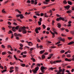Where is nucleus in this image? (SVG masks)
Here are the masks:
<instances>
[{"label": "nucleus", "mask_w": 74, "mask_h": 74, "mask_svg": "<svg viewBox=\"0 0 74 74\" xmlns=\"http://www.w3.org/2000/svg\"><path fill=\"white\" fill-rule=\"evenodd\" d=\"M70 5H68L66 6H64V8H66V9H67V10H69V8H70Z\"/></svg>", "instance_id": "f257e3e1"}, {"label": "nucleus", "mask_w": 74, "mask_h": 74, "mask_svg": "<svg viewBox=\"0 0 74 74\" xmlns=\"http://www.w3.org/2000/svg\"><path fill=\"white\" fill-rule=\"evenodd\" d=\"M22 33L23 34H26L27 33V31L25 30H23L22 31Z\"/></svg>", "instance_id": "f03ea898"}, {"label": "nucleus", "mask_w": 74, "mask_h": 74, "mask_svg": "<svg viewBox=\"0 0 74 74\" xmlns=\"http://www.w3.org/2000/svg\"><path fill=\"white\" fill-rule=\"evenodd\" d=\"M21 30H26V27L25 26H23V27H21Z\"/></svg>", "instance_id": "7ed1b4c3"}, {"label": "nucleus", "mask_w": 74, "mask_h": 74, "mask_svg": "<svg viewBox=\"0 0 74 74\" xmlns=\"http://www.w3.org/2000/svg\"><path fill=\"white\" fill-rule=\"evenodd\" d=\"M40 70H41V72L42 73H45V70L43 69L41 67L40 68Z\"/></svg>", "instance_id": "20e7f679"}, {"label": "nucleus", "mask_w": 74, "mask_h": 74, "mask_svg": "<svg viewBox=\"0 0 74 74\" xmlns=\"http://www.w3.org/2000/svg\"><path fill=\"white\" fill-rule=\"evenodd\" d=\"M47 13H45L44 15V18H48V16L47 15Z\"/></svg>", "instance_id": "39448f33"}, {"label": "nucleus", "mask_w": 74, "mask_h": 74, "mask_svg": "<svg viewBox=\"0 0 74 74\" xmlns=\"http://www.w3.org/2000/svg\"><path fill=\"white\" fill-rule=\"evenodd\" d=\"M35 31L37 34H38L39 33L38 31V27L36 28V29H35Z\"/></svg>", "instance_id": "423d86ee"}, {"label": "nucleus", "mask_w": 74, "mask_h": 74, "mask_svg": "<svg viewBox=\"0 0 74 74\" xmlns=\"http://www.w3.org/2000/svg\"><path fill=\"white\" fill-rule=\"evenodd\" d=\"M58 25V28H60L61 27V24L60 23H58L57 24Z\"/></svg>", "instance_id": "0eeeda50"}, {"label": "nucleus", "mask_w": 74, "mask_h": 74, "mask_svg": "<svg viewBox=\"0 0 74 74\" xmlns=\"http://www.w3.org/2000/svg\"><path fill=\"white\" fill-rule=\"evenodd\" d=\"M65 61H67L68 62H71V60L70 59H69L67 58H66L65 59Z\"/></svg>", "instance_id": "6e6552de"}, {"label": "nucleus", "mask_w": 74, "mask_h": 74, "mask_svg": "<svg viewBox=\"0 0 74 74\" xmlns=\"http://www.w3.org/2000/svg\"><path fill=\"white\" fill-rule=\"evenodd\" d=\"M67 2L68 3V4H69V5H72V2L71 1H67Z\"/></svg>", "instance_id": "1a4fd4ad"}, {"label": "nucleus", "mask_w": 74, "mask_h": 74, "mask_svg": "<svg viewBox=\"0 0 74 74\" xmlns=\"http://www.w3.org/2000/svg\"><path fill=\"white\" fill-rule=\"evenodd\" d=\"M32 72H33L34 74H36L37 73V71L36 69L33 70V69L32 70Z\"/></svg>", "instance_id": "9d476101"}, {"label": "nucleus", "mask_w": 74, "mask_h": 74, "mask_svg": "<svg viewBox=\"0 0 74 74\" xmlns=\"http://www.w3.org/2000/svg\"><path fill=\"white\" fill-rule=\"evenodd\" d=\"M56 21H61V17H60L59 18H57L56 19Z\"/></svg>", "instance_id": "9b49d317"}, {"label": "nucleus", "mask_w": 74, "mask_h": 74, "mask_svg": "<svg viewBox=\"0 0 74 74\" xmlns=\"http://www.w3.org/2000/svg\"><path fill=\"white\" fill-rule=\"evenodd\" d=\"M74 42L72 41L68 43V45H71V44H74Z\"/></svg>", "instance_id": "f8f14e48"}, {"label": "nucleus", "mask_w": 74, "mask_h": 74, "mask_svg": "<svg viewBox=\"0 0 74 74\" xmlns=\"http://www.w3.org/2000/svg\"><path fill=\"white\" fill-rule=\"evenodd\" d=\"M39 69V67L38 66H37L35 67V70H36L37 71L38 70V69Z\"/></svg>", "instance_id": "ddd939ff"}, {"label": "nucleus", "mask_w": 74, "mask_h": 74, "mask_svg": "<svg viewBox=\"0 0 74 74\" xmlns=\"http://www.w3.org/2000/svg\"><path fill=\"white\" fill-rule=\"evenodd\" d=\"M20 15H21V16H20V19H23V18H24V16H23V14H20Z\"/></svg>", "instance_id": "4468645a"}, {"label": "nucleus", "mask_w": 74, "mask_h": 74, "mask_svg": "<svg viewBox=\"0 0 74 74\" xmlns=\"http://www.w3.org/2000/svg\"><path fill=\"white\" fill-rule=\"evenodd\" d=\"M20 26H16L15 27V29H16V30H18V29H18V27H20Z\"/></svg>", "instance_id": "2eb2a0df"}, {"label": "nucleus", "mask_w": 74, "mask_h": 74, "mask_svg": "<svg viewBox=\"0 0 74 74\" xmlns=\"http://www.w3.org/2000/svg\"><path fill=\"white\" fill-rule=\"evenodd\" d=\"M41 67L44 70L45 69V70H47V67H44V66H41Z\"/></svg>", "instance_id": "dca6fc26"}, {"label": "nucleus", "mask_w": 74, "mask_h": 74, "mask_svg": "<svg viewBox=\"0 0 74 74\" xmlns=\"http://www.w3.org/2000/svg\"><path fill=\"white\" fill-rule=\"evenodd\" d=\"M7 53L5 52H3L2 53V55H6Z\"/></svg>", "instance_id": "f3484780"}, {"label": "nucleus", "mask_w": 74, "mask_h": 74, "mask_svg": "<svg viewBox=\"0 0 74 74\" xmlns=\"http://www.w3.org/2000/svg\"><path fill=\"white\" fill-rule=\"evenodd\" d=\"M31 4H34V0H32L31 1Z\"/></svg>", "instance_id": "a211bd4d"}, {"label": "nucleus", "mask_w": 74, "mask_h": 74, "mask_svg": "<svg viewBox=\"0 0 74 74\" xmlns=\"http://www.w3.org/2000/svg\"><path fill=\"white\" fill-rule=\"evenodd\" d=\"M6 71H7V69H4L2 71L1 73H3L6 72Z\"/></svg>", "instance_id": "6ab92c4d"}, {"label": "nucleus", "mask_w": 74, "mask_h": 74, "mask_svg": "<svg viewBox=\"0 0 74 74\" xmlns=\"http://www.w3.org/2000/svg\"><path fill=\"white\" fill-rule=\"evenodd\" d=\"M56 62H57V63H60V62H62V60H56Z\"/></svg>", "instance_id": "aec40b11"}, {"label": "nucleus", "mask_w": 74, "mask_h": 74, "mask_svg": "<svg viewBox=\"0 0 74 74\" xmlns=\"http://www.w3.org/2000/svg\"><path fill=\"white\" fill-rule=\"evenodd\" d=\"M52 34V38H54L55 37V33L54 32H53Z\"/></svg>", "instance_id": "412c9836"}, {"label": "nucleus", "mask_w": 74, "mask_h": 74, "mask_svg": "<svg viewBox=\"0 0 74 74\" xmlns=\"http://www.w3.org/2000/svg\"><path fill=\"white\" fill-rule=\"evenodd\" d=\"M63 3L65 4H66L67 3V1H66V0H64L63 1Z\"/></svg>", "instance_id": "4be33fe9"}, {"label": "nucleus", "mask_w": 74, "mask_h": 74, "mask_svg": "<svg viewBox=\"0 0 74 74\" xmlns=\"http://www.w3.org/2000/svg\"><path fill=\"white\" fill-rule=\"evenodd\" d=\"M42 27L43 29H45V27H46V26L44 24H43L42 25Z\"/></svg>", "instance_id": "5701e85b"}, {"label": "nucleus", "mask_w": 74, "mask_h": 74, "mask_svg": "<svg viewBox=\"0 0 74 74\" xmlns=\"http://www.w3.org/2000/svg\"><path fill=\"white\" fill-rule=\"evenodd\" d=\"M55 21H54V20L52 21V25L53 26L54 25V23H55Z\"/></svg>", "instance_id": "b1692460"}, {"label": "nucleus", "mask_w": 74, "mask_h": 74, "mask_svg": "<svg viewBox=\"0 0 74 74\" xmlns=\"http://www.w3.org/2000/svg\"><path fill=\"white\" fill-rule=\"evenodd\" d=\"M42 59H45V55H43L42 56Z\"/></svg>", "instance_id": "393cba45"}, {"label": "nucleus", "mask_w": 74, "mask_h": 74, "mask_svg": "<svg viewBox=\"0 0 74 74\" xmlns=\"http://www.w3.org/2000/svg\"><path fill=\"white\" fill-rule=\"evenodd\" d=\"M8 34H12V32L11 30H10L9 32H8Z\"/></svg>", "instance_id": "a878e982"}, {"label": "nucleus", "mask_w": 74, "mask_h": 74, "mask_svg": "<svg viewBox=\"0 0 74 74\" xmlns=\"http://www.w3.org/2000/svg\"><path fill=\"white\" fill-rule=\"evenodd\" d=\"M62 20L63 21H64L65 20L64 18L63 17H61V20Z\"/></svg>", "instance_id": "bb28decb"}, {"label": "nucleus", "mask_w": 74, "mask_h": 74, "mask_svg": "<svg viewBox=\"0 0 74 74\" xmlns=\"http://www.w3.org/2000/svg\"><path fill=\"white\" fill-rule=\"evenodd\" d=\"M16 20L18 21H19V22H22V21H21V20L20 19L17 18Z\"/></svg>", "instance_id": "cd10ccee"}, {"label": "nucleus", "mask_w": 74, "mask_h": 74, "mask_svg": "<svg viewBox=\"0 0 74 74\" xmlns=\"http://www.w3.org/2000/svg\"><path fill=\"white\" fill-rule=\"evenodd\" d=\"M60 41H59L57 42V43H55V45H58V44H60Z\"/></svg>", "instance_id": "c85d7f7f"}, {"label": "nucleus", "mask_w": 74, "mask_h": 74, "mask_svg": "<svg viewBox=\"0 0 74 74\" xmlns=\"http://www.w3.org/2000/svg\"><path fill=\"white\" fill-rule=\"evenodd\" d=\"M25 65H26L25 64H21V66H22V67H25Z\"/></svg>", "instance_id": "c756f323"}, {"label": "nucleus", "mask_w": 74, "mask_h": 74, "mask_svg": "<svg viewBox=\"0 0 74 74\" xmlns=\"http://www.w3.org/2000/svg\"><path fill=\"white\" fill-rule=\"evenodd\" d=\"M64 71H65V69H63L62 71V73H64Z\"/></svg>", "instance_id": "7c9ffc66"}, {"label": "nucleus", "mask_w": 74, "mask_h": 74, "mask_svg": "<svg viewBox=\"0 0 74 74\" xmlns=\"http://www.w3.org/2000/svg\"><path fill=\"white\" fill-rule=\"evenodd\" d=\"M66 56L68 58H70V57H71V55L70 54H67L66 55Z\"/></svg>", "instance_id": "2f4dec72"}, {"label": "nucleus", "mask_w": 74, "mask_h": 74, "mask_svg": "<svg viewBox=\"0 0 74 74\" xmlns=\"http://www.w3.org/2000/svg\"><path fill=\"white\" fill-rule=\"evenodd\" d=\"M38 25H39V26H40V25H41V22L38 21Z\"/></svg>", "instance_id": "473e14b6"}, {"label": "nucleus", "mask_w": 74, "mask_h": 74, "mask_svg": "<svg viewBox=\"0 0 74 74\" xmlns=\"http://www.w3.org/2000/svg\"><path fill=\"white\" fill-rule=\"evenodd\" d=\"M14 67H11L10 68V70H12L14 69Z\"/></svg>", "instance_id": "72a5a7b5"}, {"label": "nucleus", "mask_w": 74, "mask_h": 74, "mask_svg": "<svg viewBox=\"0 0 74 74\" xmlns=\"http://www.w3.org/2000/svg\"><path fill=\"white\" fill-rule=\"evenodd\" d=\"M21 15H22L20 14H17L16 15V17H17V18H18V17H20V16H21Z\"/></svg>", "instance_id": "f704fd0d"}, {"label": "nucleus", "mask_w": 74, "mask_h": 74, "mask_svg": "<svg viewBox=\"0 0 74 74\" xmlns=\"http://www.w3.org/2000/svg\"><path fill=\"white\" fill-rule=\"evenodd\" d=\"M4 10H5V9H3V10H2V12H3V13H5V12H6L5 11H4Z\"/></svg>", "instance_id": "c9c22d12"}, {"label": "nucleus", "mask_w": 74, "mask_h": 74, "mask_svg": "<svg viewBox=\"0 0 74 74\" xmlns=\"http://www.w3.org/2000/svg\"><path fill=\"white\" fill-rule=\"evenodd\" d=\"M65 41V39L64 38H62L61 39V41H62L63 42H64Z\"/></svg>", "instance_id": "e433bc0d"}, {"label": "nucleus", "mask_w": 74, "mask_h": 74, "mask_svg": "<svg viewBox=\"0 0 74 74\" xmlns=\"http://www.w3.org/2000/svg\"><path fill=\"white\" fill-rule=\"evenodd\" d=\"M52 70V71H53V68L52 67H51L50 68H49L48 69V70Z\"/></svg>", "instance_id": "4c0bfd02"}, {"label": "nucleus", "mask_w": 74, "mask_h": 74, "mask_svg": "<svg viewBox=\"0 0 74 74\" xmlns=\"http://www.w3.org/2000/svg\"><path fill=\"white\" fill-rule=\"evenodd\" d=\"M33 17L34 19H37V17L35 15L33 16Z\"/></svg>", "instance_id": "58836bf2"}, {"label": "nucleus", "mask_w": 74, "mask_h": 74, "mask_svg": "<svg viewBox=\"0 0 74 74\" xmlns=\"http://www.w3.org/2000/svg\"><path fill=\"white\" fill-rule=\"evenodd\" d=\"M18 34H16V33H14V36H16V37H17V36H18Z\"/></svg>", "instance_id": "ea45409f"}, {"label": "nucleus", "mask_w": 74, "mask_h": 74, "mask_svg": "<svg viewBox=\"0 0 74 74\" xmlns=\"http://www.w3.org/2000/svg\"><path fill=\"white\" fill-rule=\"evenodd\" d=\"M71 33L73 35H74V31H71Z\"/></svg>", "instance_id": "a19ab883"}, {"label": "nucleus", "mask_w": 74, "mask_h": 74, "mask_svg": "<svg viewBox=\"0 0 74 74\" xmlns=\"http://www.w3.org/2000/svg\"><path fill=\"white\" fill-rule=\"evenodd\" d=\"M44 15V13H40V16H42Z\"/></svg>", "instance_id": "79ce46f5"}, {"label": "nucleus", "mask_w": 74, "mask_h": 74, "mask_svg": "<svg viewBox=\"0 0 74 74\" xmlns=\"http://www.w3.org/2000/svg\"><path fill=\"white\" fill-rule=\"evenodd\" d=\"M8 48H9V47L10 48H12V47L10 45H8Z\"/></svg>", "instance_id": "37998d69"}, {"label": "nucleus", "mask_w": 74, "mask_h": 74, "mask_svg": "<svg viewBox=\"0 0 74 74\" xmlns=\"http://www.w3.org/2000/svg\"><path fill=\"white\" fill-rule=\"evenodd\" d=\"M57 63V62H56V61H54L53 62V64H56V63Z\"/></svg>", "instance_id": "c03bdc74"}, {"label": "nucleus", "mask_w": 74, "mask_h": 74, "mask_svg": "<svg viewBox=\"0 0 74 74\" xmlns=\"http://www.w3.org/2000/svg\"><path fill=\"white\" fill-rule=\"evenodd\" d=\"M1 47L2 48H5V47L3 45H1Z\"/></svg>", "instance_id": "a18cd8bd"}, {"label": "nucleus", "mask_w": 74, "mask_h": 74, "mask_svg": "<svg viewBox=\"0 0 74 74\" xmlns=\"http://www.w3.org/2000/svg\"><path fill=\"white\" fill-rule=\"evenodd\" d=\"M62 38V37H61L58 38V39H59V41H61Z\"/></svg>", "instance_id": "49530a36"}, {"label": "nucleus", "mask_w": 74, "mask_h": 74, "mask_svg": "<svg viewBox=\"0 0 74 74\" xmlns=\"http://www.w3.org/2000/svg\"><path fill=\"white\" fill-rule=\"evenodd\" d=\"M61 36H62L63 37H65V36H66V35H64V34H62Z\"/></svg>", "instance_id": "de8ad7c7"}, {"label": "nucleus", "mask_w": 74, "mask_h": 74, "mask_svg": "<svg viewBox=\"0 0 74 74\" xmlns=\"http://www.w3.org/2000/svg\"><path fill=\"white\" fill-rule=\"evenodd\" d=\"M18 60H19V61H20V62H23V61L22 60H21L19 58H18L17 59Z\"/></svg>", "instance_id": "09e8293b"}, {"label": "nucleus", "mask_w": 74, "mask_h": 74, "mask_svg": "<svg viewBox=\"0 0 74 74\" xmlns=\"http://www.w3.org/2000/svg\"><path fill=\"white\" fill-rule=\"evenodd\" d=\"M43 52V51H42V50L41 51H40L39 53H40V54H42V53H44V52Z\"/></svg>", "instance_id": "8fccbe9b"}, {"label": "nucleus", "mask_w": 74, "mask_h": 74, "mask_svg": "<svg viewBox=\"0 0 74 74\" xmlns=\"http://www.w3.org/2000/svg\"><path fill=\"white\" fill-rule=\"evenodd\" d=\"M37 41H38V42H41V40L39 39H37Z\"/></svg>", "instance_id": "3c124183"}, {"label": "nucleus", "mask_w": 74, "mask_h": 74, "mask_svg": "<svg viewBox=\"0 0 74 74\" xmlns=\"http://www.w3.org/2000/svg\"><path fill=\"white\" fill-rule=\"evenodd\" d=\"M43 3H44V4H48V3H47V2L45 1V2H43Z\"/></svg>", "instance_id": "603ef678"}, {"label": "nucleus", "mask_w": 74, "mask_h": 74, "mask_svg": "<svg viewBox=\"0 0 74 74\" xmlns=\"http://www.w3.org/2000/svg\"><path fill=\"white\" fill-rule=\"evenodd\" d=\"M19 45L21 47H23V45L22 44H20Z\"/></svg>", "instance_id": "864d4df0"}, {"label": "nucleus", "mask_w": 74, "mask_h": 74, "mask_svg": "<svg viewBox=\"0 0 74 74\" xmlns=\"http://www.w3.org/2000/svg\"><path fill=\"white\" fill-rule=\"evenodd\" d=\"M71 26V24H69L68 25H67V26H68V27H70Z\"/></svg>", "instance_id": "5fc2aeb1"}, {"label": "nucleus", "mask_w": 74, "mask_h": 74, "mask_svg": "<svg viewBox=\"0 0 74 74\" xmlns=\"http://www.w3.org/2000/svg\"><path fill=\"white\" fill-rule=\"evenodd\" d=\"M14 38V34H12V36H11V38Z\"/></svg>", "instance_id": "6e6d98bb"}, {"label": "nucleus", "mask_w": 74, "mask_h": 74, "mask_svg": "<svg viewBox=\"0 0 74 74\" xmlns=\"http://www.w3.org/2000/svg\"><path fill=\"white\" fill-rule=\"evenodd\" d=\"M53 32H56V30L54 28H53Z\"/></svg>", "instance_id": "4d7b16f0"}, {"label": "nucleus", "mask_w": 74, "mask_h": 74, "mask_svg": "<svg viewBox=\"0 0 74 74\" xmlns=\"http://www.w3.org/2000/svg\"><path fill=\"white\" fill-rule=\"evenodd\" d=\"M46 7H47L45 6H43L42 7V9H44L46 8Z\"/></svg>", "instance_id": "13d9d810"}, {"label": "nucleus", "mask_w": 74, "mask_h": 74, "mask_svg": "<svg viewBox=\"0 0 74 74\" xmlns=\"http://www.w3.org/2000/svg\"><path fill=\"white\" fill-rule=\"evenodd\" d=\"M68 39H69V40H72V38H71L70 37H68Z\"/></svg>", "instance_id": "bf43d9fd"}, {"label": "nucleus", "mask_w": 74, "mask_h": 74, "mask_svg": "<svg viewBox=\"0 0 74 74\" xmlns=\"http://www.w3.org/2000/svg\"><path fill=\"white\" fill-rule=\"evenodd\" d=\"M36 66H41V65H40V64H36Z\"/></svg>", "instance_id": "052dcab7"}, {"label": "nucleus", "mask_w": 74, "mask_h": 74, "mask_svg": "<svg viewBox=\"0 0 74 74\" xmlns=\"http://www.w3.org/2000/svg\"><path fill=\"white\" fill-rule=\"evenodd\" d=\"M13 24L14 25H16V26H17V24L15 22L13 23Z\"/></svg>", "instance_id": "680f3d73"}, {"label": "nucleus", "mask_w": 74, "mask_h": 74, "mask_svg": "<svg viewBox=\"0 0 74 74\" xmlns=\"http://www.w3.org/2000/svg\"><path fill=\"white\" fill-rule=\"evenodd\" d=\"M64 52H65V51L64 50H62L61 51V53H64Z\"/></svg>", "instance_id": "e2e57ef3"}, {"label": "nucleus", "mask_w": 74, "mask_h": 74, "mask_svg": "<svg viewBox=\"0 0 74 74\" xmlns=\"http://www.w3.org/2000/svg\"><path fill=\"white\" fill-rule=\"evenodd\" d=\"M26 56H27L26 55H23V58H26Z\"/></svg>", "instance_id": "0e129e2a"}, {"label": "nucleus", "mask_w": 74, "mask_h": 74, "mask_svg": "<svg viewBox=\"0 0 74 74\" xmlns=\"http://www.w3.org/2000/svg\"><path fill=\"white\" fill-rule=\"evenodd\" d=\"M18 36L20 37H22V35L21 34H18Z\"/></svg>", "instance_id": "69168bd1"}, {"label": "nucleus", "mask_w": 74, "mask_h": 74, "mask_svg": "<svg viewBox=\"0 0 74 74\" xmlns=\"http://www.w3.org/2000/svg\"><path fill=\"white\" fill-rule=\"evenodd\" d=\"M56 48V46H53L51 47V48H52V49Z\"/></svg>", "instance_id": "338daca9"}, {"label": "nucleus", "mask_w": 74, "mask_h": 74, "mask_svg": "<svg viewBox=\"0 0 74 74\" xmlns=\"http://www.w3.org/2000/svg\"><path fill=\"white\" fill-rule=\"evenodd\" d=\"M8 23L9 25H11V23L10 22H8Z\"/></svg>", "instance_id": "774afa93"}]
</instances>
